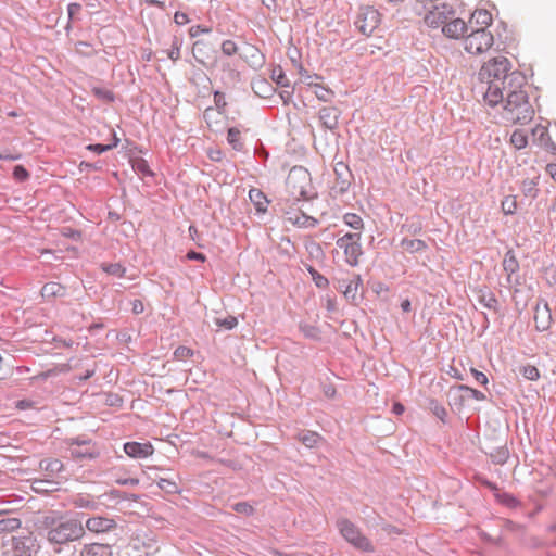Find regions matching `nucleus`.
Returning a JSON list of instances; mask_svg holds the SVG:
<instances>
[{
  "label": "nucleus",
  "mask_w": 556,
  "mask_h": 556,
  "mask_svg": "<svg viewBox=\"0 0 556 556\" xmlns=\"http://www.w3.org/2000/svg\"><path fill=\"white\" fill-rule=\"evenodd\" d=\"M510 72H513L511 63L505 56L492 58L481 66L478 78L481 83L488 84L484 100L490 106L494 108L501 103V90L498 86Z\"/></svg>",
  "instance_id": "f257e3e1"
},
{
  "label": "nucleus",
  "mask_w": 556,
  "mask_h": 556,
  "mask_svg": "<svg viewBox=\"0 0 556 556\" xmlns=\"http://www.w3.org/2000/svg\"><path fill=\"white\" fill-rule=\"evenodd\" d=\"M21 525L5 527L2 532V548L5 556H33L38 552L39 546L33 532L28 528H22Z\"/></svg>",
  "instance_id": "f03ea898"
},
{
  "label": "nucleus",
  "mask_w": 556,
  "mask_h": 556,
  "mask_svg": "<svg viewBox=\"0 0 556 556\" xmlns=\"http://www.w3.org/2000/svg\"><path fill=\"white\" fill-rule=\"evenodd\" d=\"M503 102L505 103L504 111L506 119L515 124H526L534 114V110L529 103L528 93L525 90L518 92L510 91V93L504 98Z\"/></svg>",
  "instance_id": "7ed1b4c3"
},
{
  "label": "nucleus",
  "mask_w": 556,
  "mask_h": 556,
  "mask_svg": "<svg viewBox=\"0 0 556 556\" xmlns=\"http://www.w3.org/2000/svg\"><path fill=\"white\" fill-rule=\"evenodd\" d=\"M49 543L63 545L80 539L85 534L84 523H43Z\"/></svg>",
  "instance_id": "20e7f679"
},
{
  "label": "nucleus",
  "mask_w": 556,
  "mask_h": 556,
  "mask_svg": "<svg viewBox=\"0 0 556 556\" xmlns=\"http://www.w3.org/2000/svg\"><path fill=\"white\" fill-rule=\"evenodd\" d=\"M192 55L194 60L203 67L211 70L216 65L218 49L216 41L208 39H198L192 46Z\"/></svg>",
  "instance_id": "39448f33"
},
{
  "label": "nucleus",
  "mask_w": 556,
  "mask_h": 556,
  "mask_svg": "<svg viewBox=\"0 0 556 556\" xmlns=\"http://www.w3.org/2000/svg\"><path fill=\"white\" fill-rule=\"evenodd\" d=\"M344 540L362 553L375 552L371 541L356 527V523H338Z\"/></svg>",
  "instance_id": "423d86ee"
},
{
  "label": "nucleus",
  "mask_w": 556,
  "mask_h": 556,
  "mask_svg": "<svg viewBox=\"0 0 556 556\" xmlns=\"http://www.w3.org/2000/svg\"><path fill=\"white\" fill-rule=\"evenodd\" d=\"M381 22V14L374 7H361L354 21L355 27L364 36H370Z\"/></svg>",
  "instance_id": "0eeeda50"
},
{
  "label": "nucleus",
  "mask_w": 556,
  "mask_h": 556,
  "mask_svg": "<svg viewBox=\"0 0 556 556\" xmlns=\"http://www.w3.org/2000/svg\"><path fill=\"white\" fill-rule=\"evenodd\" d=\"M493 35L484 27L473 29L465 38V50L471 54H480L489 50L493 45Z\"/></svg>",
  "instance_id": "6e6552de"
},
{
  "label": "nucleus",
  "mask_w": 556,
  "mask_h": 556,
  "mask_svg": "<svg viewBox=\"0 0 556 556\" xmlns=\"http://www.w3.org/2000/svg\"><path fill=\"white\" fill-rule=\"evenodd\" d=\"M454 15L455 11L453 5L447 2H441L428 10L424 21L427 26L438 28L441 25L444 26Z\"/></svg>",
  "instance_id": "1a4fd4ad"
},
{
  "label": "nucleus",
  "mask_w": 556,
  "mask_h": 556,
  "mask_svg": "<svg viewBox=\"0 0 556 556\" xmlns=\"http://www.w3.org/2000/svg\"><path fill=\"white\" fill-rule=\"evenodd\" d=\"M527 85V77L523 73L519 71H513L500 84L498 88L501 90V103L504 101V98L510 93V91H521L523 87Z\"/></svg>",
  "instance_id": "9d476101"
},
{
  "label": "nucleus",
  "mask_w": 556,
  "mask_h": 556,
  "mask_svg": "<svg viewBox=\"0 0 556 556\" xmlns=\"http://www.w3.org/2000/svg\"><path fill=\"white\" fill-rule=\"evenodd\" d=\"M341 111L336 106H323L318 111V118L325 129L334 131L339 126Z\"/></svg>",
  "instance_id": "9b49d317"
},
{
  "label": "nucleus",
  "mask_w": 556,
  "mask_h": 556,
  "mask_svg": "<svg viewBox=\"0 0 556 556\" xmlns=\"http://www.w3.org/2000/svg\"><path fill=\"white\" fill-rule=\"evenodd\" d=\"M156 539L152 532H137L131 536V544L135 549L144 548L146 554L157 551Z\"/></svg>",
  "instance_id": "f8f14e48"
},
{
  "label": "nucleus",
  "mask_w": 556,
  "mask_h": 556,
  "mask_svg": "<svg viewBox=\"0 0 556 556\" xmlns=\"http://www.w3.org/2000/svg\"><path fill=\"white\" fill-rule=\"evenodd\" d=\"M534 323L535 329L540 332L546 331L549 329L552 324V313L547 302L541 306L538 303L534 307Z\"/></svg>",
  "instance_id": "ddd939ff"
},
{
  "label": "nucleus",
  "mask_w": 556,
  "mask_h": 556,
  "mask_svg": "<svg viewBox=\"0 0 556 556\" xmlns=\"http://www.w3.org/2000/svg\"><path fill=\"white\" fill-rule=\"evenodd\" d=\"M153 446L150 442H126L124 444V452L131 458H147L153 454Z\"/></svg>",
  "instance_id": "4468645a"
},
{
  "label": "nucleus",
  "mask_w": 556,
  "mask_h": 556,
  "mask_svg": "<svg viewBox=\"0 0 556 556\" xmlns=\"http://www.w3.org/2000/svg\"><path fill=\"white\" fill-rule=\"evenodd\" d=\"M468 26L462 18H450L447 23L443 26L442 31L443 34L453 39H458L467 31Z\"/></svg>",
  "instance_id": "2eb2a0df"
},
{
  "label": "nucleus",
  "mask_w": 556,
  "mask_h": 556,
  "mask_svg": "<svg viewBox=\"0 0 556 556\" xmlns=\"http://www.w3.org/2000/svg\"><path fill=\"white\" fill-rule=\"evenodd\" d=\"M534 141L544 147L547 151L556 154V144L552 140L546 127L538 125L531 131Z\"/></svg>",
  "instance_id": "dca6fc26"
},
{
  "label": "nucleus",
  "mask_w": 556,
  "mask_h": 556,
  "mask_svg": "<svg viewBox=\"0 0 556 556\" xmlns=\"http://www.w3.org/2000/svg\"><path fill=\"white\" fill-rule=\"evenodd\" d=\"M249 199L253 203L257 214L262 215L267 213L270 201L261 189L251 188L249 190Z\"/></svg>",
  "instance_id": "f3484780"
},
{
  "label": "nucleus",
  "mask_w": 556,
  "mask_h": 556,
  "mask_svg": "<svg viewBox=\"0 0 556 556\" xmlns=\"http://www.w3.org/2000/svg\"><path fill=\"white\" fill-rule=\"evenodd\" d=\"M40 294L46 300L65 298L67 295V288L59 282L49 281L42 286Z\"/></svg>",
  "instance_id": "a211bd4d"
},
{
  "label": "nucleus",
  "mask_w": 556,
  "mask_h": 556,
  "mask_svg": "<svg viewBox=\"0 0 556 556\" xmlns=\"http://www.w3.org/2000/svg\"><path fill=\"white\" fill-rule=\"evenodd\" d=\"M123 532L124 529L123 527H118V523L105 525V531L101 536L102 542L100 544H106V546L110 548L111 545H115L118 542L119 535Z\"/></svg>",
  "instance_id": "6ab92c4d"
},
{
  "label": "nucleus",
  "mask_w": 556,
  "mask_h": 556,
  "mask_svg": "<svg viewBox=\"0 0 556 556\" xmlns=\"http://www.w3.org/2000/svg\"><path fill=\"white\" fill-rule=\"evenodd\" d=\"M364 254L362 242H351L349 248L345 249V262L351 267H356L359 264V257Z\"/></svg>",
  "instance_id": "aec40b11"
},
{
  "label": "nucleus",
  "mask_w": 556,
  "mask_h": 556,
  "mask_svg": "<svg viewBox=\"0 0 556 556\" xmlns=\"http://www.w3.org/2000/svg\"><path fill=\"white\" fill-rule=\"evenodd\" d=\"M503 269L507 274V282H513V275L519 270V262L513 250H508L505 253L503 260Z\"/></svg>",
  "instance_id": "412c9836"
},
{
  "label": "nucleus",
  "mask_w": 556,
  "mask_h": 556,
  "mask_svg": "<svg viewBox=\"0 0 556 556\" xmlns=\"http://www.w3.org/2000/svg\"><path fill=\"white\" fill-rule=\"evenodd\" d=\"M244 60L253 68H260L265 62L264 54L255 46H249L244 53Z\"/></svg>",
  "instance_id": "4be33fe9"
},
{
  "label": "nucleus",
  "mask_w": 556,
  "mask_h": 556,
  "mask_svg": "<svg viewBox=\"0 0 556 556\" xmlns=\"http://www.w3.org/2000/svg\"><path fill=\"white\" fill-rule=\"evenodd\" d=\"M479 293L478 301L481 305L495 313L500 311L498 300L493 292L480 290Z\"/></svg>",
  "instance_id": "5701e85b"
},
{
  "label": "nucleus",
  "mask_w": 556,
  "mask_h": 556,
  "mask_svg": "<svg viewBox=\"0 0 556 556\" xmlns=\"http://www.w3.org/2000/svg\"><path fill=\"white\" fill-rule=\"evenodd\" d=\"M227 142L237 152H242L244 150L241 131L237 127H229L227 129Z\"/></svg>",
  "instance_id": "b1692460"
},
{
  "label": "nucleus",
  "mask_w": 556,
  "mask_h": 556,
  "mask_svg": "<svg viewBox=\"0 0 556 556\" xmlns=\"http://www.w3.org/2000/svg\"><path fill=\"white\" fill-rule=\"evenodd\" d=\"M400 245L412 254L422 252L428 248L427 243L424 240L408 238H403Z\"/></svg>",
  "instance_id": "393cba45"
},
{
  "label": "nucleus",
  "mask_w": 556,
  "mask_h": 556,
  "mask_svg": "<svg viewBox=\"0 0 556 556\" xmlns=\"http://www.w3.org/2000/svg\"><path fill=\"white\" fill-rule=\"evenodd\" d=\"M361 283H362L361 276L356 275L355 279L350 282H346V281L340 282V289H343V293L346 299L355 300L356 293H357V288Z\"/></svg>",
  "instance_id": "a878e982"
},
{
  "label": "nucleus",
  "mask_w": 556,
  "mask_h": 556,
  "mask_svg": "<svg viewBox=\"0 0 556 556\" xmlns=\"http://www.w3.org/2000/svg\"><path fill=\"white\" fill-rule=\"evenodd\" d=\"M299 441L302 442L306 447L313 448L323 441V437L315 431L305 430L299 434Z\"/></svg>",
  "instance_id": "bb28decb"
},
{
  "label": "nucleus",
  "mask_w": 556,
  "mask_h": 556,
  "mask_svg": "<svg viewBox=\"0 0 556 556\" xmlns=\"http://www.w3.org/2000/svg\"><path fill=\"white\" fill-rule=\"evenodd\" d=\"M81 556H112V552L106 544L93 543L83 551Z\"/></svg>",
  "instance_id": "cd10ccee"
},
{
  "label": "nucleus",
  "mask_w": 556,
  "mask_h": 556,
  "mask_svg": "<svg viewBox=\"0 0 556 556\" xmlns=\"http://www.w3.org/2000/svg\"><path fill=\"white\" fill-rule=\"evenodd\" d=\"M470 23H475L476 25H480L486 29V27L492 23V15L488 10H476L471 15Z\"/></svg>",
  "instance_id": "c85d7f7f"
},
{
  "label": "nucleus",
  "mask_w": 556,
  "mask_h": 556,
  "mask_svg": "<svg viewBox=\"0 0 556 556\" xmlns=\"http://www.w3.org/2000/svg\"><path fill=\"white\" fill-rule=\"evenodd\" d=\"M40 469L54 475L63 470L64 465L58 458H45L40 460Z\"/></svg>",
  "instance_id": "c756f323"
},
{
  "label": "nucleus",
  "mask_w": 556,
  "mask_h": 556,
  "mask_svg": "<svg viewBox=\"0 0 556 556\" xmlns=\"http://www.w3.org/2000/svg\"><path fill=\"white\" fill-rule=\"evenodd\" d=\"M132 169L144 177H154V172L150 168L148 161L143 157H137L131 161Z\"/></svg>",
  "instance_id": "7c9ffc66"
},
{
  "label": "nucleus",
  "mask_w": 556,
  "mask_h": 556,
  "mask_svg": "<svg viewBox=\"0 0 556 556\" xmlns=\"http://www.w3.org/2000/svg\"><path fill=\"white\" fill-rule=\"evenodd\" d=\"M427 408L443 424L446 422L447 410L442 404L439 403L438 400L429 399Z\"/></svg>",
  "instance_id": "2f4dec72"
},
{
  "label": "nucleus",
  "mask_w": 556,
  "mask_h": 556,
  "mask_svg": "<svg viewBox=\"0 0 556 556\" xmlns=\"http://www.w3.org/2000/svg\"><path fill=\"white\" fill-rule=\"evenodd\" d=\"M345 170L348 173H346V175L344 177V175L342 173H340L338 169H336L337 180H336L334 189L340 194L345 193L349 190L350 186H351L350 177L352 175H351V173L349 172V169L346 167H345Z\"/></svg>",
  "instance_id": "473e14b6"
},
{
  "label": "nucleus",
  "mask_w": 556,
  "mask_h": 556,
  "mask_svg": "<svg viewBox=\"0 0 556 556\" xmlns=\"http://www.w3.org/2000/svg\"><path fill=\"white\" fill-rule=\"evenodd\" d=\"M189 81L193 86H203L206 90L208 89V85L211 84L210 77L201 68L193 70L192 76L189 78Z\"/></svg>",
  "instance_id": "72a5a7b5"
},
{
  "label": "nucleus",
  "mask_w": 556,
  "mask_h": 556,
  "mask_svg": "<svg viewBox=\"0 0 556 556\" xmlns=\"http://www.w3.org/2000/svg\"><path fill=\"white\" fill-rule=\"evenodd\" d=\"M100 268L108 275L123 278L126 274V268L121 263H101Z\"/></svg>",
  "instance_id": "f704fd0d"
},
{
  "label": "nucleus",
  "mask_w": 556,
  "mask_h": 556,
  "mask_svg": "<svg viewBox=\"0 0 556 556\" xmlns=\"http://www.w3.org/2000/svg\"><path fill=\"white\" fill-rule=\"evenodd\" d=\"M289 220L296 227L300 228H309L315 227L318 224V220L305 213H302L299 216H295V218L289 217Z\"/></svg>",
  "instance_id": "c9c22d12"
},
{
  "label": "nucleus",
  "mask_w": 556,
  "mask_h": 556,
  "mask_svg": "<svg viewBox=\"0 0 556 556\" xmlns=\"http://www.w3.org/2000/svg\"><path fill=\"white\" fill-rule=\"evenodd\" d=\"M510 143L515 149L521 150L528 146V136L522 129H516L510 136Z\"/></svg>",
  "instance_id": "e433bc0d"
},
{
  "label": "nucleus",
  "mask_w": 556,
  "mask_h": 556,
  "mask_svg": "<svg viewBox=\"0 0 556 556\" xmlns=\"http://www.w3.org/2000/svg\"><path fill=\"white\" fill-rule=\"evenodd\" d=\"M306 269L317 288L326 289L329 286L328 278L320 274L315 267L307 265Z\"/></svg>",
  "instance_id": "4c0bfd02"
},
{
  "label": "nucleus",
  "mask_w": 556,
  "mask_h": 556,
  "mask_svg": "<svg viewBox=\"0 0 556 556\" xmlns=\"http://www.w3.org/2000/svg\"><path fill=\"white\" fill-rule=\"evenodd\" d=\"M343 222L346 226L354 230H361L364 228V222L362 217L355 213H346L343 215Z\"/></svg>",
  "instance_id": "58836bf2"
},
{
  "label": "nucleus",
  "mask_w": 556,
  "mask_h": 556,
  "mask_svg": "<svg viewBox=\"0 0 556 556\" xmlns=\"http://www.w3.org/2000/svg\"><path fill=\"white\" fill-rule=\"evenodd\" d=\"M456 390L464 392L466 397H471L476 401H484L486 399L483 392L467 384H458L456 386Z\"/></svg>",
  "instance_id": "ea45409f"
},
{
  "label": "nucleus",
  "mask_w": 556,
  "mask_h": 556,
  "mask_svg": "<svg viewBox=\"0 0 556 556\" xmlns=\"http://www.w3.org/2000/svg\"><path fill=\"white\" fill-rule=\"evenodd\" d=\"M496 497L500 503H502L503 505H505L509 508H518L521 505L520 502L518 501V498H516L513 494H510L508 492L497 493Z\"/></svg>",
  "instance_id": "a19ab883"
},
{
  "label": "nucleus",
  "mask_w": 556,
  "mask_h": 556,
  "mask_svg": "<svg viewBox=\"0 0 556 556\" xmlns=\"http://www.w3.org/2000/svg\"><path fill=\"white\" fill-rule=\"evenodd\" d=\"M157 486L167 494H177L180 492L178 484L175 481L165 478H160L157 480Z\"/></svg>",
  "instance_id": "79ce46f5"
},
{
  "label": "nucleus",
  "mask_w": 556,
  "mask_h": 556,
  "mask_svg": "<svg viewBox=\"0 0 556 556\" xmlns=\"http://www.w3.org/2000/svg\"><path fill=\"white\" fill-rule=\"evenodd\" d=\"M181 46H182V39L180 37H177V36H174L173 38V42H172V47L170 49L166 52L167 53V56L168 59H170L172 61L176 62L177 60L180 59V49H181Z\"/></svg>",
  "instance_id": "37998d69"
},
{
  "label": "nucleus",
  "mask_w": 556,
  "mask_h": 556,
  "mask_svg": "<svg viewBox=\"0 0 556 556\" xmlns=\"http://www.w3.org/2000/svg\"><path fill=\"white\" fill-rule=\"evenodd\" d=\"M92 93L100 100H103L108 103H112L115 101V94L112 90L102 88V87H94L92 89Z\"/></svg>",
  "instance_id": "c03bdc74"
},
{
  "label": "nucleus",
  "mask_w": 556,
  "mask_h": 556,
  "mask_svg": "<svg viewBox=\"0 0 556 556\" xmlns=\"http://www.w3.org/2000/svg\"><path fill=\"white\" fill-rule=\"evenodd\" d=\"M315 96L323 102H330L334 92L328 87L316 85Z\"/></svg>",
  "instance_id": "a18cd8bd"
},
{
  "label": "nucleus",
  "mask_w": 556,
  "mask_h": 556,
  "mask_svg": "<svg viewBox=\"0 0 556 556\" xmlns=\"http://www.w3.org/2000/svg\"><path fill=\"white\" fill-rule=\"evenodd\" d=\"M271 79L279 86L281 87H288L289 86V80L288 78L286 77V74L283 72V70L278 66L276 68H274L271 71Z\"/></svg>",
  "instance_id": "49530a36"
},
{
  "label": "nucleus",
  "mask_w": 556,
  "mask_h": 556,
  "mask_svg": "<svg viewBox=\"0 0 556 556\" xmlns=\"http://www.w3.org/2000/svg\"><path fill=\"white\" fill-rule=\"evenodd\" d=\"M83 7L80 3L72 2L67 5V15L70 22H76L80 21V13H81Z\"/></svg>",
  "instance_id": "de8ad7c7"
},
{
  "label": "nucleus",
  "mask_w": 556,
  "mask_h": 556,
  "mask_svg": "<svg viewBox=\"0 0 556 556\" xmlns=\"http://www.w3.org/2000/svg\"><path fill=\"white\" fill-rule=\"evenodd\" d=\"M215 324L219 327V328H224L226 330H231L233 329L235 327H237L238 325V319L237 317L235 316H227L225 318H216L215 319Z\"/></svg>",
  "instance_id": "09e8293b"
},
{
  "label": "nucleus",
  "mask_w": 556,
  "mask_h": 556,
  "mask_svg": "<svg viewBox=\"0 0 556 556\" xmlns=\"http://www.w3.org/2000/svg\"><path fill=\"white\" fill-rule=\"evenodd\" d=\"M12 175H13V178L17 181V182H24L26 180L29 179L30 177V174L29 172L26 169L25 166L23 165H15L13 167V172H12Z\"/></svg>",
  "instance_id": "8fccbe9b"
},
{
  "label": "nucleus",
  "mask_w": 556,
  "mask_h": 556,
  "mask_svg": "<svg viewBox=\"0 0 556 556\" xmlns=\"http://www.w3.org/2000/svg\"><path fill=\"white\" fill-rule=\"evenodd\" d=\"M213 99H214L215 108L218 111V113H220V114L225 113V109L227 106L225 93L219 90H215L213 92Z\"/></svg>",
  "instance_id": "3c124183"
},
{
  "label": "nucleus",
  "mask_w": 556,
  "mask_h": 556,
  "mask_svg": "<svg viewBox=\"0 0 556 556\" xmlns=\"http://www.w3.org/2000/svg\"><path fill=\"white\" fill-rule=\"evenodd\" d=\"M231 507L235 511H237L238 514H240L244 517L251 516L254 511L253 506L247 502L235 503Z\"/></svg>",
  "instance_id": "603ef678"
},
{
  "label": "nucleus",
  "mask_w": 556,
  "mask_h": 556,
  "mask_svg": "<svg viewBox=\"0 0 556 556\" xmlns=\"http://www.w3.org/2000/svg\"><path fill=\"white\" fill-rule=\"evenodd\" d=\"M502 210L505 215H513L516 213L517 210V202L515 197H506L502 201Z\"/></svg>",
  "instance_id": "864d4df0"
},
{
  "label": "nucleus",
  "mask_w": 556,
  "mask_h": 556,
  "mask_svg": "<svg viewBox=\"0 0 556 556\" xmlns=\"http://www.w3.org/2000/svg\"><path fill=\"white\" fill-rule=\"evenodd\" d=\"M520 372L523 376V378H526V379H528L530 381H535V380H538L540 378V371L533 365L523 366L521 368Z\"/></svg>",
  "instance_id": "5fc2aeb1"
},
{
  "label": "nucleus",
  "mask_w": 556,
  "mask_h": 556,
  "mask_svg": "<svg viewBox=\"0 0 556 556\" xmlns=\"http://www.w3.org/2000/svg\"><path fill=\"white\" fill-rule=\"evenodd\" d=\"M103 167V164L101 161H98V162H94V163H91V162H88V161H81L78 165V169L79 172H86V173H90V172H99L101 170Z\"/></svg>",
  "instance_id": "6e6d98bb"
},
{
  "label": "nucleus",
  "mask_w": 556,
  "mask_h": 556,
  "mask_svg": "<svg viewBox=\"0 0 556 556\" xmlns=\"http://www.w3.org/2000/svg\"><path fill=\"white\" fill-rule=\"evenodd\" d=\"M220 50L224 55L232 56L238 52V46L233 40L226 39L222 42Z\"/></svg>",
  "instance_id": "4d7b16f0"
},
{
  "label": "nucleus",
  "mask_w": 556,
  "mask_h": 556,
  "mask_svg": "<svg viewBox=\"0 0 556 556\" xmlns=\"http://www.w3.org/2000/svg\"><path fill=\"white\" fill-rule=\"evenodd\" d=\"M65 444L68 446L77 445V446H85L89 445L91 443V439L87 435H78L74 438H66Z\"/></svg>",
  "instance_id": "13d9d810"
},
{
  "label": "nucleus",
  "mask_w": 556,
  "mask_h": 556,
  "mask_svg": "<svg viewBox=\"0 0 556 556\" xmlns=\"http://www.w3.org/2000/svg\"><path fill=\"white\" fill-rule=\"evenodd\" d=\"M71 455L74 459H94L98 457V453L93 451H79V450H72Z\"/></svg>",
  "instance_id": "bf43d9fd"
},
{
  "label": "nucleus",
  "mask_w": 556,
  "mask_h": 556,
  "mask_svg": "<svg viewBox=\"0 0 556 556\" xmlns=\"http://www.w3.org/2000/svg\"><path fill=\"white\" fill-rule=\"evenodd\" d=\"M402 231H406L410 236H416L421 232L422 225L419 222L405 223L401 227Z\"/></svg>",
  "instance_id": "052dcab7"
},
{
  "label": "nucleus",
  "mask_w": 556,
  "mask_h": 556,
  "mask_svg": "<svg viewBox=\"0 0 556 556\" xmlns=\"http://www.w3.org/2000/svg\"><path fill=\"white\" fill-rule=\"evenodd\" d=\"M536 182L532 179H526L522 182V192L526 197L535 198L536 197Z\"/></svg>",
  "instance_id": "680f3d73"
},
{
  "label": "nucleus",
  "mask_w": 556,
  "mask_h": 556,
  "mask_svg": "<svg viewBox=\"0 0 556 556\" xmlns=\"http://www.w3.org/2000/svg\"><path fill=\"white\" fill-rule=\"evenodd\" d=\"M211 31H212V28H210L205 25L199 24V25L191 26L189 28L188 33L191 38H197L202 34H210Z\"/></svg>",
  "instance_id": "e2e57ef3"
},
{
  "label": "nucleus",
  "mask_w": 556,
  "mask_h": 556,
  "mask_svg": "<svg viewBox=\"0 0 556 556\" xmlns=\"http://www.w3.org/2000/svg\"><path fill=\"white\" fill-rule=\"evenodd\" d=\"M459 391L456 390V387H452L450 389V392H448V395L452 397V404L451 405H454V406H457V407H462L463 404H464V400H465V394H459L458 393Z\"/></svg>",
  "instance_id": "0e129e2a"
},
{
  "label": "nucleus",
  "mask_w": 556,
  "mask_h": 556,
  "mask_svg": "<svg viewBox=\"0 0 556 556\" xmlns=\"http://www.w3.org/2000/svg\"><path fill=\"white\" fill-rule=\"evenodd\" d=\"M470 372L479 386H482V387L488 386L489 379L484 372H482L473 367L470 368Z\"/></svg>",
  "instance_id": "69168bd1"
},
{
  "label": "nucleus",
  "mask_w": 556,
  "mask_h": 556,
  "mask_svg": "<svg viewBox=\"0 0 556 556\" xmlns=\"http://www.w3.org/2000/svg\"><path fill=\"white\" fill-rule=\"evenodd\" d=\"M86 150L93 152L96 154H102L104 152L111 151L112 146H106L103 143H89L86 146Z\"/></svg>",
  "instance_id": "338daca9"
},
{
  "label": "nucleus",
  "mask_w": 556,
  "mask_h": 556,
  "mask_svg": "<svg viewBox=\"0 0 556 556\" xmlns=\"http://www.w3.org/2000/svg\"><path fill=\"white\" fill-rule=\"evenodd\" d=\"M174 355L177 359L189 358L193 355V350L185 345H179L176 348Z\"/></svg>",
  "instance_id": "774afa93"
}]
</instances>
